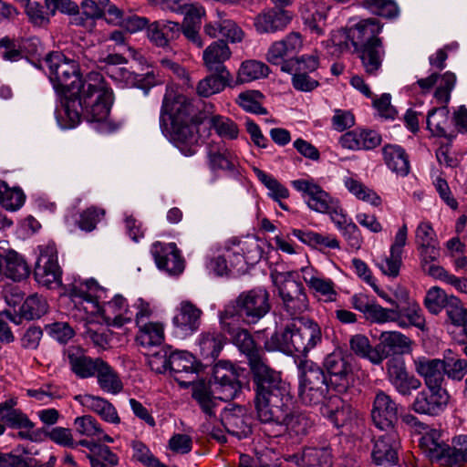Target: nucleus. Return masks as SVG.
Listing matches in <instances>:
<instances>
[{"instance_id": "nucleus-1", "label": "nucleus", "mask_w": 467, "mask_h": 467, "mask_svg": "<svg viewBox=\"0 0 467 467\" xmlns=\"http://www.w3.org/2000/svg\"><path fill=\"white\" fill-rule=\"evenodd\" d=\"M49 78L56 91L65 97L63 113L65 128H74L81 117L89 122H105L112 104V91L99 72L88 73L84 79L78 64L59 52L46 59Z\"/></svg>"}, {"instance_id": "nucleus-2", "label": "nucleus", "mask_w": 467, "mask_h": 467, "mask_svg": "<svg viewBox=\"0 0 467 467\" xmlns=\"http://www.w3.org/2000/svg\"><path fill=\"white\" fill-rule=\"evenodd\" d=\"M200 101L168 89L162 101L161 114L171 119L170 138L185 156L195 154L198 148V126L206 119Z\"/></svg>"}, {"instance_id": "nucleus-3", "label": "nucleus", "mask_w": 467, "mask_h": 467, "mask_svg": "<svg viewBox=\"0 0 467 467\" xmlns=\"http://www.w3.org/2000/svg\"><path fill=\"white\" fill-rule=\"evenodd\" d=\"M69 294L72 301L81 306L87 314L100 315L109 326L119 327L131 321L132 312L126 299L116 295L106 300V289L93 279L73 284Z\"/></svg>"}, {"instance_id": "nucleus-4", "label": "nucleus", "mask_w": 467, "mask_h": 467, "mask_svg": "<svg viewBox=\"0 0 467 467\" xmlns=\"http://www.w3.org/2000/svg\"><path fill=\"white\" fill-rule=\"evenodd\" d=\"M255 411L262 423L279 425L286 419L292 406L289 386L274 369L254 377Z\"/></svg>"}, {"instance_id": "nucleus-5", "label": "nucleus", "mask_w": 467, "mask_h": 467, "mask_svg": "<svg viewBox=\"0 0 467 467\" xmlns=\"http://www.w3.org/2000/svg\"><path fill=\"white\" fill-rule=\"evenodd\" d=\"M241 388L239 370L226 361H220L213 368L212 389L203 383L196 384L192 389V398L207 416L213 417L215 416L218 401L235 399Z\"/></svg>"}, {"instance_id": "nucleus-6", "label": "nucleus", "mask_w": 467, "mask_h": 467, "mask_svg": "<svg viewBox=\"0 0 467 467\" xmlns=\"http://www.w3.org/2000/svg\"><path fill=\"white\" fill-rule=\"evenodd\" d=\"M322 341L320 327L312 320H300L276 330L265 342L270 351L279 350L285 354L303 355L315 348Z\"/></svg>"}, {"instance_id": "nucleus-7", "label": "nucleus", "mask_w": 467, "mask_h": 467, "mask_svg": "<svg viewBox=\"0 0 467 467\" xmlns=\"http://www.w3.org/2000/svg\"><path fill=\"white\" fill-rule=\"evenodd\" d=\"M269 297V293L262 287L243 292L224 306L220 313V319L231 327L242 321L255 324L270 311Z\"/></svg>"}, {"instance_id": "nucleus-8", "label": "nucleus", "mask_w": 467, "mask_h": 467, "mask_svg": "<svg viewBox=\"0 0 467 467\" xmlns=\"http://www.w3.org/2000/svg\"><path fill=\"white\" fill-rule=\"evenodd\" d=\"M298 397L307 406L320 404L328 392V384L323 369L310 360L299 364Z\"/></svg>"}, {"instance_id": "nucleus-9", "label": "nucleus", "mask_w": 467, "mask_h": 467, "mask_svg": "<svg viewBox=\"0 0 467 467\" xmlns=\"http://www.w3.org/2000/svg\"><path fill=\"white\" fill-rule=\"evenodd\" d=\"M440 78L433 96L437 104L442 106L433 109L428 113L427 127L436 136H446L450 126L447 104L451 99V93L456 84V76L454 73L447 71Z\"/></svg>"}, {"instance_id": "nucleus-10", "label": "nucleus", "mask_w": 467, "mask_h": 467, "mask_svg": "<svg viewBox=\"0 0 467 467\" xmlns=\"http://www.w3.org/2000/svg\"><path fill=\"white\" fill-rule=\"evenodd\" d=\"M220 325L222 330L231 337L233 343L245 355L254 377L272 369L266 364L264 351L255 345L250 333L240 327L241 323L233 325L231 327H226L220 320Z\"/></svg>"}, {"instance_id": "nucleus-11", "label": "nucleus", "mask_w": 467, "mask_h": 467, "mask_svg": "<svg viewBox=\"0 0 467 467\" xmlns=\"http://www.w3.org/2000/svg\"><path fill=\"white\" fill-rule=\"evenodd\" d=\"M37 257L34 275L36 282L47 288L59 287L62 279V270L57 261V249L54 243H48L38 246Z\"/></svg>"}, {"instance_id": "nucleus-12", "label": "nucleus", "mask_w": 467, "mask_h": 467, "mask_svg": "<svg viewBox=\"0 0 467 467\" xmlns=\"http://www.w3.org/2000/svg\"><path fill=\"white\" fill-rule=\"evenodd\" d=\"M450 395L442 386H431L419 391L411 403L416 413L438 416L447 408Z\"/></svg>"}, {"instance_id": "nucleus-13", "label": "nucleus", "mask_w": 467, "mask_h": 467, "mask_svg": "<svg viewBox=\"0 0 467 467\" xmlns=\"http://www.w3.org/2000/svg\"><path fill=\"white\" fill-rule=\"evenodd\" d=\"M387 377L395 390L403 397H410L421 388V381L407 369L405 360L393 357L386 363Z\"/></svg>"}, {"instance_id": "nucleus-14", "label": "nucleus", "mask_w": 467, "mask_h": 467, "mask_svg": "<svg viewBox=\"0 0 467 467\" xmlns=\"http://www.w3.org/2000/svg\"><path fill=\"white\" fill-rule=\"evenodd\" d=\"M330 383L338 392L346 391L354 382V369L350 359L341 352H333L324 361Z\"/></svg>"}, {"instance_id": "nucleus-15", "label": "nucleus", "mask_w": 467, "mask_h": 467, "mask_svg": "<svg viewBox=\"0 0 467 467\" xmlns=\"http://www.w3.org/2000/svg\"><path fill=\"white\" fill-rule=\"evenodd\" d=\"M387 431L375 439L371 451V458L375 464L388 467L395 465L399 460L400 449V438L395 428L388 429Z\"/></svg>"}, {"instance_id": "nucleus-16", "label": "nucleus", "mask_w": 467, "mask_h": 467, "mask_svg": "<svg viewBox=\"0 0 467 467\" xmlns=\"http://www.w3.org/2000/svg\"><path fill=\"white\" fill-rule=\"evenodd\" d=\"M422 431L419 447L425 456L441 465H451L452 448L442 441L441 431L427 426H422Z\"/></svg>"}, {"instance_id": "nucleus-17", "label": "nucleus", "mask_w": 467, "mask_h": 467, "mask_svg": "<svg viewBox=\"0 0 467 467\" xmlns=\"http://www.w3.org/2000/svg\"><path fill=\"white\" fill-rule=\"evenodd\" d=\"M292 186L302 193L309 209L317 213H327L335 201L313 179H299L292 182Z\"/></svg>"}, {"instance_id": "nucleus-18", "label": "nucleus", "mask_w": 467, "mask_h": 467, "mask_svg": "<svg viewBox=\"0 0 467 467\" xmlns=\"http://www.w3.org/2000/svg\"><path fill=\"white\" fill-rule=\"evenodd\" d=\"M202 311L189 300H183L176 308L172 318L175 333L185 337L199 330L202 324Z\"/></svg>"}, {"instance_id": "nucleus-19", "label": "nucleus", "mask_w": 467, "mask_h": 467, "mask_svg": "<svg viewBox=\"0 0 467 467\" xmlns=\"http://www.w3.org/2000/svg\"><path fill=\"white\" fill-rule=\"evenodd\" d=\"M398 410V404L389 394L383 390L376 392L372 404L371 419L377 428L379 430L395 428Z\"/></svg>"}, {"instance_id": "nucleus-20", "label": "nucleus", "mask_w": 467, "mask_h": 467, "mask_svg": "<svg viewBox=\"0 0 467 467\" xmlns=\"http://www.w3.org/2000/svg\"><path fill=\"white\" fill-rule=\"evenodd\" d=\"M150 252L158 268L170 275H179L183 271L184 261L174 243L155 242L151 245Z\"/></svg>"}, {"instance_id": "nucleus-21", "label": "nucleus", "mask_w": 467, "mask_h": 467, "mask_svg": "<svg viewBox=\"0 0 467 467\" xmlns=\"http://www.w3.org/2000/svg\"><path fill=\"white\" fill-rule=\"evenodd\" d=\"M279 296L285 310L295 317L305 312L308 307V299L303 285L295 280H286L279 287Z\"/></svg>"}, {"instance_id": "nucleus-22", "label": "nucleus", "mask_w": 467, "mask_h": 467, "mask_svg": "<svg viewBox=\"0 0 467 467\" xmlns=\"http://www.w3.org/2000/svg\"><path fill=\"white\" fill-rule=\"evenodd\" d=\"M199 364L194 356L187 351L171 352L170 371L174 379L182 386H187L195 379Z\"/></svg>"}, {"instance_id": "nucleus-23", "label": "nucleus", "mask_w": 467, "mask_h": 467, "mask_svg": "<svg viewBox=\"0 0 467 467\" xmlns=\"http://www.w3.org/2000/svg\"><path fill=\"white\" fill-rule=\"evenodd\" d=\"M413 367L415 372L423 379L425 387L442 386L446 373L444 359L420 356L413 358Z\"/></svg>"}, {"instance_id": "nucleus-24", "label": "nucleus", "mask_w": 467, "mask_h": 467, "mask_svg": "<svg viewBox=\"0 0 467 467\" xmlns=\"http://www.w3.org/2000/svg\"><path fill=\"white\" fill-rule=\"evenodd\" d=\"M292 18L288 10L269 8L254 17V26L259 34H273L285 29Z\"/></svg>"}, {"instance_id": "nucleus-25", "label": "nucleus", "mask_w": 467, "mask_h": 467, "mask_svg": "<svg viewBox=\"0 0 467 467\" xmlns=\"http://www.w3.org/2000/svg\"><path fill=\"white\" fill-rule=\"evenodd\" d=\"M65 354L72 372L80 379L95 377L103 362L100 358H92L85 355L83 349L78 347H69Z\"/></svg>"}, {"instance_id": "nucleus-26", "label": "nucleus", "mask_w": 467, "mask_h": 467, "mask_svg": "<svg viewBox=\"0 0 467 467\" xmlns=\"http://www.w3.org/2000/svg\"><path fill=\"white\" fill-rule=\"evenodd\" d=\"M86 410L99 415L106 422L119 425L121 422L120 417L114 405L108 400L91 394H79L74 397Z\"/></svg>"}, {"instance_id": "nucleus-27", "label": "nucleus", "mask_w": 467, "mask_h": 467, "mask_svg": "<svg viewBox=\"0 0 467 467\" xmlns=\"http://www.w3.org/2000/svg\"><path fill=\"white\" fill-rule=\"evenodd\" d=\"M302 278L307 287L317 296L322 297L325 301H334L337 296L334 282L326 278L320 272L311 266L301 268Z\"/></svg>"}, {"instance_id": "nucleus-28", "label": "nucleus", "mask_w": 467, "mask_h": 467, "mask_svg": "<svg viewBox=\"0 0 467 467\" xmlns=\"http://www.w3.org/2000/svg\"><path fill=\"white\" fill-rule=\"evenodd\" d=\"M356 50L366 74L377 76L381 69L386 54L382 40H375L372 43L362 45Z\"/></svg>"}, {"instance_id": "nucleus-29", "label": "nucleus", "mask_w": 467, "mask_h": 467, "mask_svg": "<svg viewBox=\"0 0 467 467\" xmlns=\"http://www.w3.org/2000/svg\"><path fill=\"white\" fill-rule=\"evenodd\" d=\"M231 50L228 45L223 40H217L210 44L203 51L202 60L204 66L211 72L216 74H226L224 62L231 57Z\"/></svg>"}, {"instance_id": "nucleus-30", "label": "nucleus", "mask_w": 467, "mask_h": 467, "mask_svg": "<svg viewBox=\"0 0 467 467\" xmlns=\"http://www.w3.org/2000/svg\"><path fill=\"white\" fill-rule=\"evenodd\" d=\"M382 26L376 18H368L359 21L354 27L350 28L348 36L355 48L358 46L372 43L375 40H381L378 37Z\"/></svg>"}, {"instance_id": "nucleus-31", "label": "nucleus", "mask_w": 467, "mask_h": 467, "mask_svg": "<svg viewBox=\"0 0 467 467\" xmlns=\"http://www.w3.org/2000/svg\"><path fill=\"white\" fill-rule=\"evenodd\" d=\"M298 467H332L331 452L327 448H306L299 454L289 456Z\"/></svg>"}, {"instance_id": "nucleus-32", "label": "nucleus", "mask_w": 467, "mask_h": 467, "mask_svg": "<svg viewBox=\"0 0 467 467\" xmlns=\"http://www.w3.org/2000/svg\"><path fill=\"white\" fill-rule=\"evenodd\" d=\"M221 420L229 433L240 439L247 436L251 432L244 407L234 406L225 409L221 415Z\"/></svg>"}, {"instance_id": "nucleus-33", "label": "nucleus", "mask_w": 467, "mask_h": 467, "mask_svg": "<svg viewBox=\"0 0 467 467\" xmlns=\"http://www.w3.org/2000/svg\"><path fill=\"white\" fill-rule=\"evenodd\" d=\"M350 349L358 357L368 359L375 365L380 364L388 357L380 346L372 347L368 338L361 334L354 335L349 340Z\"/></svg>"}, {"instance_id": "nucleus-34", "label": "nucleus", "mask_w": 467, "mask_h": 467, "mask_svg": "<svg viewBox=\"0 0 467 467\" xmlns=\"http://www.w3.org/2000/svg\"><path fill=\"white\" fill-rule=\"evenodd\" d=\"M394 323L400 328H409L415 327L423 329L425 327V318L422 309L416 302H409L404 307H395Z\"/></svg>"}, {"instance_id": "nucleus-35", "label": "nucleus", "mask_w": 467, "mask_h": 467, "mask_svg": "<svg viewBox=\"0 0 467 467\" xmlns=\"http://www.w3.org/2000/svg\"><path fill=\"white\" fill-rule=\"evenodd\" d=\"M382 155L388 168L400 176L410 171V161L403 148L399 145L388 144L382 148Z\"/></svg>"}, {"instance_id": "nucleus-36", "label": "nucleus", "mask_w": 467, "mask_h": 467, "mask_svg": "<svg viewBox=\"0 0 467 467\" xmlns=\"http://www.w3.org/2000/svg\"><path fill=\"white\" fill-rule=\"evenodd\" d=\"M208 164L212 171H234L239 164L236 155L225 146H211L208 150Z\"/></svg>"}, {"instance_id": "nucleus-37", "label": "nucleus", "mask_w": 467, "mask_h": 467, "mask_svg": "<svg viewBox=\"0 0 467 467\" xmlns=\"http://www.w3.org/2000/svg\"><path fill=\"white\" fill-rule=\"evenodd\" d=\"M301 16L304 25L311 33L317 35L323 34V28L327 19V9L324 5L309 2L301 9Z\"/></svg>"}, {"instance_id": "nucleus-38", "label": "nucleus", "mask_w": 467, "mask_h": 467, "mask_svg": "<svg viewBox=\"0 0 467 467\" xmlns=\"http://www.w3.org/2000/svg\"><path fill=\"white\" fill-rule=\"evenodd\" d=\"M224 337L216 331L202 332L197 340L200 355L203 359L213 361L222 351Z\"/></svg>"}, {"instance_id": "nucleus-39", "label": "nucleus", "mask_w": 467, "mask_h": 467, "mask_svg": "<svg viewBox=\"0 0 467 467\" xmlns=\"http://www.w3.org/2000/svg\"><path fill=\"white\" fill-rule=\"evenodd\" d=\"M321 410L322 414L337 427L345 425L353 416L351 406L345 403L339 397L331 398Z\"/></svg>"}, {"instance_id": "nucleus-40", "label": "nucleus", "mask_w": 467, "mask_h": 467, "mask_svg": "<svg viewBox=\"0 0 467 467\" xmlns=\"http://www.w3.org/2000/svg\"><path fill=\"white\" fill-rule=\"evenodd\" d=\"M95 377L99 387L104 392L117 395L123 389V383L117 371L103 360Z\"/></svg>"}, {"instance_id": "nucleus-41", "label": "nucleus", "mask_w": 467, "mask_h": 467, "mask_svg": "<svg viewBox=\"0 0 467 467\" xmlns=\"http://www.w3.org/2000/svg\"><path fill=\"white\" fill-rule=\"evenodd\" d=\"M379 346L385 351V348L399 354H408L412 350L413 341L399 331H384L379 337Z\"/></svg>"}, {"instance_id": "nucleus-42", "label": "nucleus", "mask_w": 467, "mask_h": 467, "mask_svg": "<svg viewBox=\"0 0 467 467\" xmlns=\"http://www.w3.org/2000/svg\"><path fill=\"white\" fill-rule=\"evenodd\" d=\"M312 420L306 414L289 408L286 419L279 426H285L291 435L304 436L312 428Z\"/></svg>"}, {"instance_id": "nucleus-43", "label": "nucleus", "mask_w": 467, "mask_h": 467, "mask_svg": "<svg viewBox=\"0 0 467 467\" xmlns=\"http://www.w3.org/2000/svg\"><path fill=\"white\" fill-rule=\"evenodd\" d=\"M26 196L18 187H10L5 181L0 180V204L7 211H16L25 202Z\"/></svg>"}, {"instance_id": "nucleus-44", "label": "nucleus", "mask_w": 467, "mask_h": 467, "mask_svg": "<svg viewBox=\"0 0 467 467\" xmlns=\"http://www.w3.org/2000/svg\"><path fill=\"white\" fill-rule=\"evenodd\" d=\"M164 329L161 323L149 322L139 326L137 341L141 346H155L162 343Z\"/></svg>"}, {"instance_id": "nucleus-45", "label": "nucleus", "mask_w": 467, "mask_h": 467, "mask_svg": "<svg viewBox=\"0 0 467 467\" xmlns=\"http://www.w3.org/2000/svg\"><path fill=\"white\" fill-rule=\"evenodd\" d=\"M48 305L47 300L37 295L29 296L20 307V320L22 318L32 320L39 318L47 312Z\"/></svg>"}, {"instance_id": "nucleus-46", "label": "nucleus", "mask_w": 467, "mask_h": 467, "mask_svg": "<svg viewBox=\"0 0 467 467\" xmlns=\"http://www.w3.org/2000/svg\"><path fill=\"white\" fill-rule=\"evenodd\" d=\"M253 171L257 179L267 188L268 195L279 202L280 200L286 199L289 196V191L286 187L281 184L275 177L257 167H253Z\"/></svg>"}, {"instance_id": "nucleus-47", "label": "nucleus", "mask_w": 467, "mask_h": 467, "mask_svg": "<svg viewBox=\"0 0 467 467\" xmlns=\"http://www.w3.org/2000/svg\"><path fill=\"white\" fill-rule=\"evenodd\" d=\"M269 74V67L264 62L258 60H246L242 63L238 78L242 82H250L261 78H265Z\"/></svg>"}, {"instance_id": "nucleus-48", "label": "nucleus", "mask_w": 467, "mask_h": 467, "mask_svg": "<svg viewBox=\"0 0 467 467\" xmlns=\"http://www.w3.org/2000/svg\"><path fill=\"white\" fill-rule=\"evenodd\" d=\"M289 55L285 52L283 46L277 41L271 44L265 58L272 64L281 67V70L286 73H293V64L295 58H289Z\"/></svg>"}, {"instance_id": "nucleus-49", "label": "nucleus", "mask_w": 467, "mask_h": 467, "mask_svg": "<svg viewBox=\"0 0 467 467\" xmlns=\"http://www.w3.org/2000/svg\"><path fill=\"white\" fill-rule=\"evenodd\" d=\"M29 274L26 261L16 253H9L5 258V275L14 281H20Z\"/></svg>"}, {"instance_id": "nucleus-50", "label": "nucleus", "mask_w": 467, "mask_h": 467, "mask_svg": "<svg viewBox=\"0 0 467 467\" xmlns=\"http://www.w3.org/2000/svg\"><path fill=\"white\" fill-rule=\"evenodd\" d=\"M344 184L346 188L358 199L367 202L374 206H379L380 204L381 200L379 196H378L374 191L366 187L360 182L351 177H347L344 180Z\"/></svg>"}, {"instance_id": "nucleus-51", "label": "nucleus", "mask_w": 467, "mask_h": 467, "mask_svg": "<svg viewBox=\"0 0 467 467\" xmlns=\"http://www.w3.org/2000/svg\"><path fill=\"white\" fill-rule=\"evenodd\" d=\"M450 296L440 287H431L425 296L424 306L432 315L440 314L446 307Z\"/></svg>"}, {"instance_id": "nucleus-52", "label": "nucleus", "mask_w": 467, "mask_h": 467, "mask_svg": "<svg viewBox=\"0 0 467 467\" xmlns=\"http://www.w3.org/2000/svg\"><path fill=\"white\" fill-rule=\"evenodd\" d=\"M105 214L106 212L103 208L97 206L88 207L79 213L77 224L82 231L91 232L104 219Z\"/></svg>"}, {"instance_id": "nucleus-53", "label": "nucleus", "mask_w": 467, "mask_h": 467, "mask_svg": "<svg viewBox=\"0 0 467 467\" xmlns=\"http://www.w3.org/2000/svg\"><path fill=\"white\" fill-rule=\"evenodd\" d=\"M263 95L256 90L242 92L236 99V103L245 111L254 114H266V109L261 105Z\"/></svg>"}, {"instance_id": "nucleus-54", "label": "nucleus", "mask_w": 467, "mask_h": 467, "mask_svg": "<svg viewBox=\"0 0 467 467\" xmlns=\"http://www.w3.org/2000/svg\"><path fill=\"white\" fill-rule=\"evenodd\" d=\"M218 26L220 34L233 43L241 42L244 33L241 27L232 19L226 17L223 12H217Z\"/></svg>"}, {"instance_id": "nucleus-55", "label": "nucleus", "mask_w": 467, "mask_h": 467, "mask_svg": "<svg viewBox=\"0 0 467 467\" xmlns=\"http://www.w3.org/2000/svg\"><path fill=\"white\" fill-rule=\"evenodd\" d=\"M225 77L226 74H216L211 75L201 81L197 85V93L202 97H210L213 94L219 93L225 87Z\"/></svg>"}, {"instance_id": "nucleus-56", "label": "nucleus", "mask_w": 467, "mask_h": 467, "mask_svg": "<svg viewBox=\"0 0 467 467\" xmlns=\"http://www.w3.org/2000/svg\"><path fill=\"white\" fill-rule=\"evenodd\" d=\"M362 6L370 12L388 18L398 16L399 7L393 0H360Z\"/></svg>"}, {"instance_id": "nucleus-57", "label": "nucleus", "mask_w": 467, "mask_h": 467, "mask_svg": "<svg viewBox=\"0 0 467 467\" xmlns=\"http://www.w3.org/2000/svg\"><path fill=\"white\" fill-rule=\"evenodd\" d=\"M210 123L216 133L227 140H235L239 134V129L234 121L229 118L214 115L211 118Z\"/></svg>"}, {"instance_id": "nucleus-58", "label": "nucleus", "mask_w": 467, "mask_h": 467, "mask_svg": "<svg viewBox=\"0 0 467 467\" xmlns=\"http://www.w3.org/2000/svg\"><path fill=\"white\" fill-rule=\"evenodd\" d=\"M83 14L76 18L78 25H83L87 30L92 31L95 28V18L103 16V10L99 7L98 3L93 0H85L82 4Z\"/></svg>"}, {"instance_id": "nucleus-59", "label": "nucleus", "mask_w": 467, "mask_h": 467, "mask_svg": "<svg viewBox=\"0 0 467 467\" xmlns=\"http://www.w3.org/2000/svg\"><path fill=\"white\" fill-rule=\"evenodd\" d=\"M74 426L78 433L89 438L100 437L103 434L100 424L91 415L77 417L74 420Z\"/></svg>"}, {"instance_id": "nucleus-60", "label": "nucleus", "mask_w": 467, "mask_h": 467, "mask_svg": "<svg viewBox=\"0 0 467 467\" xmlns=\"http://www.w3.org/2000/svg\"><path fill=\"white\" fill-rule=\"evenodd\" d=\"M445 308L451 324L457 327H462L467 324V309L463 307L462 302L457 297L451 296Z\"/></svg>"}, {"instance_id": "nucleus-61", "label": "nucleus", "mask_w": 467, "mask_h": 467, "mask_svg": "<svg viewBox=\"0 0 467 467\" xmlns=\"http://www.w3.org/2000/svg\"><path fill=\"white\" fill-rule=\"evenodd\" d=\"M131 447L133 450V458L146 467H168L154 457L150 449L141 441H132Z\"/></svg>"}, {"instance_id": "nucleus-62", "label": "nucleus", "mask_w": 467, "mask_h": 467, "mask_svg": "<svg viewBox=\"0 0 467 467\" xmlns=\"http://www.w3.org/2000/svg\"><path fill=\"white\" fill-rule=\"evenodd\" d=\"M376 264L384 275L390 277H397L402 265V255L393 254L392 251L389 250V255L379 258Z\"/></svg>"}, {"instance_id": "nucleus-63", "label": "nucleus", "mask_w": 467, "mask_h": 467, "mask_svg": "<svg viewBox=\"0 0 467 467\" xmlns=\"http://www.w3.org/2000/svg\"><path fill=\"white\" fill-rule=\"evenodd\" d=\"M395 307H383L376 302H372L370 308L366 316V319L371 323L385 324L393 322L395 317Z\"/></svg>"}, {"instance_id": "nucleus-64", "label": "nucleus", "mask_w": 467, "mask_h": 467, "mask_svg": "<svg viewBox=\"0 0 467 467\" xmlns=\"http://www.w3.org/2000/svg\"><path fill=\"white\" fill-rule=\"evenodd\" d=\"M91 467H115L119 457L108 446H100L95 455L88 456Z\"/></svg>"}]
</instances>
